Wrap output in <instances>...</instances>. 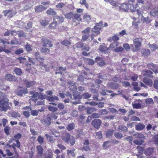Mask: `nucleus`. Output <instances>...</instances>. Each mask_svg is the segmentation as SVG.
<instances>
[{"label": "nucleus", "mask_w": 158, "mask_h": 158, "mask_svg": "<svg viewBox=\"0 0 158 158\" xmlns=\"http://www.w3.org/2000/svg\"><path fill=\"white\" fill-rule=\"evenodd\" d=\"M8 101L6 94L0 91V108L7 109L6 107L8 105Z\"/></svg>", "instance_id": "1"}, {"label": "nucleus", "mask_w": 158, "mask_h": 158, "mask_svg": "<svg viewBox=\"0 0 158 158\" xmlns=\"http://www.w3.org/2000/svg\"><path fill=\"white\" fill-rule=\"evenodd\" d=\"M140 38H137L133 40V44L131 45V49L134 52H136L139 50L141 45Z\"/></svg>", "instance_id": "2"}, {"label": "nucleus", "mask_w": 158, "mask_h": 158, "mask_svg": "<svg viewBox=\"0 0 158 158\" xmlns=\"http://www.w3.org/2000/svg\"><path fill=\"white\" fill-rule=\"evenodd\" d=\"M63 139L66 143H69L71 145L75 143V139L73 136H71L69 133L66 134L63 137Z\"/></svg>", "instance_id": "3"}, {"label": "nucleus", "mask_w": 158, "mask_h": 158, "mask_svg": "<svg viewBox=\"0 0 158 158\" xmlns=\"http://www.w3.org/2000/svg\"><path fill=\"white\" fill-rule=\"evenodd\" d=\"M102 123L101 121L99 119H94L92 122V125L97 129H99Z\"/></svg>", "instance_id": "4"}, {"label": "nucleus", "mask_w": 158, "mask_h": 158, "mask_svg": "<svg viewBox=\"0 0 158 158\" xmlns=\"http://www.w3.org/2000/svg\"><path fill=\"white\" fill-rule=\"evenodd\" d=\"M41 42L42 46L43 47H52V44H51V41L46 38H44L42 40Z\"/></svg>", "instance_id": "5"}, {"label": "nucleus", "mask_w": 158, "mask_h": 158, "mask_svg": "<svg viewBox=\"0 0 158 158\" xmlns=\"http://www.w3.org/2000/svg\"><path fill=\"white\" fill-rule=\"evenodd\" d=\"M54 21L56 22L57 24L63 22L64 20V18L63 17L56 15L53 18Z\"/></svg>", "instance_id": "6"}, {"label": "nucleus", "mask_w": 158, "mask_h": 158, "mask_svg": "<svg viewBox=\"0 0 158 158\" xmlns=\"http://www.w3.org/2000/svg\"><path fill=\"white\" fill-rule=\"evenodd\" d=\"M121 10L124 11H127L129 9V4L125 3H123L120 6H118Z\"/></svg>", "instance_id": "7"}, {"label": "nucleus", "mask_w": 158, "mask_h": 158, "mask_svg": "<svg viewBox=\"0 0 158 158\" xmlns=\"http://www.w3.org/2000/svg\"><path fill=\"white\" fill-rule=\"evenodd\" d=\"M51 118L49 116H48L42 120V123L46 125L49 126L51 124Z\"/></svg>", "instance_id": "8"}, {"label": "nucleus", "mask_w": 158, "mask_h": 158, "mask_svg": "<svg viewBox=\"0 0 158 158\" xmlns=\"http://www.w3.org/2000/svg\"><path fill=\"white\" fill-rule=\"evenodd\" d=\"M47 9V7L42 5H39L35 6V10L36 12L38 13L43 11Z\"/></svg>", "instance_id": "9"}, {"label": "nucleus", "mask_w": 158, "mask_h": 158, "mask_svg": "<svg viewBox=\"0 0 158 158\" xmlns=\"http://www.w3.org/2000/svg\"><path fill=\"white\" fill-rule=\"evenodd\" d=\"M152 72L150 70H147L143 72V75L146 77L152 78Z\"/></svg>", "instance_id": "10"}, {"label": "nucleus", "mask_w": 158, "mask_h": 158, "mask_svg": "<svg viewBox=\"0 0 158 158\" xmlns=\"http://www.w3.org/2000/svg\"><path fill=\"white\" fill-rule=\"evenodd\" d=\"M143 82L145 84L150 87L152 86L153 81L151 79L144 78L143 79Z\"/></svg>", "instance_id": "11"}, {"label": "nucleus", "mask_w": 158, "mask_h": 158, "mask_svg": "<svg viewBox=\"0 0 158 158\" xmlns=\"http://www.w3.org/2000/svg\"><path fill=\"white\" fill-rule=\"evenodd\" d=\"M95 60L98 63V64L100 66H102L105 64L104 61L102 58L100 57H97L95 58Z\"/></svg>", "instance_id": "12"}, {"label": "nucleus", "mask_w": 158, "mask_h": 158, "mask_svg": "<svg viewBox=\"0 0 158 158\" xmlns=\"http://www.w3.org/2000/svg\"><path fill=\"white\" fill-rule=\"evenodd\" d=\"M107 86L110 89H117L119 87V85L117 83L110 82L107 83Z\"/></svg>", "instance_id": "13"}, {"label": "nucleus", "mask_w": 158, "mask_h": 158, "mask_svg": "<svg viewBox=\"0 0 158 158\" xmlns=\"http://www.w3.org/2000/svg\"><path fill=\"white\" fill-rule=\"evenodd\" d=\"M92 33L90 35V39H89V41H91L94 39L93 35L96 36L98 35L100 33L99 31L98 30H94V29L92 28L91 30Z\"/></svg>", "instance_id": "14"}, {"label": "nucleus", "mask_w": 158, "mask_h": 158, "mask_svg": "<svg viewBox=\"0 0 158 158\" xmlns=\"http://www.w3.org/2000/svg\"><path fill=\"white\" fill-rule=\"evenodd\" d=\"M5 78L7 80L10 81H15L16 80L15 77L11 74H6Z\"/></svg>", "instance_id": "15"}, {"label": "nucleus", "mask_w": 158, "mask_h": 158, "mask_svg": "<svg viewBox=\"0 0 158 158\" xmlns=\"http://www.w3.org/2000/svg\"><path fill=\"white\" fill-rule=\"evenodd\" d=\"M37 150L38 156L41 157L43 154V149L42 147L40 145H38L36 147Z\"/></svg>", "instance_id": "16"}, {"label": "nucleus", "mask_w": 158, "mask_h": 158, "mask_svg": "<svg viewBox=\"0 0 158 158\" xmlns=\"http://www.w3.org/2000/svg\"><path fill=\"white\" fill-rule=\"evenodd\" d=\"M27 93V89H23L18 90L16 93L19 96H22L23 94H25Z\"/></svg>", "instance_id": "17"}, {"label": "nucleus", "mask_w": 158, "mask_h": 158, "mask_svg": "<svg viewBox=\"0 0 158 158\" xmlns=\"http://www.w3.org/2000/svg\"><path fill=\"white\" fill-rule=\"evenodd\" d=\"M76 83L75 82H74L72 81H70L68 82V84L71 86L69 87L70 89L73 91H75L77 90V88L74 86V85Z\"/></svg>", "instance_id": "18"}, {"label": "nucleus", "mask_w": 158, "mask_h": 158, "mask_svg": "<svg viewBox=\"0 0 158 158\" xmlns=\"http://www.w3.org/2000/svg\"><path fill=\"white\" fill-rule=\"evenodd\" d=\"M89 144V141L87 140H85L84 143V146L82 149L86 151L89 150L90 149L88 146Z\"/></svg>", "instance_id": "19"}, {"label": "nucleus", "mask_w": 158, "mask_h": 158, "mask_svg": "<svg viewBox=\"0 0 158 158\" xmlns=\"http://www.w3.org/2000/svg\"><path fill=\"white\" fill-rule=\"evenodd\" d=\"M154 152V148H148L144 152L145 154L147 156H149L153 153Z\"/></svg>", "instance_id": "20"}, {"label": "nucleus", "mask_w": 158, "mask_h": 158, "mask_svg": "<svg viewBox=\"0 0 158 158\" xmlns=\"http://www.w3.org/2000/svg\"><path fill=\"white\" fill-rule=\"evenodd\" d=\"M21 137V135L20 133H18L17 134L15 135L14 137L12 138L10 141L9 142L10 143H11L13 141L16 140H18Z\"/></svg>", "instance_id": "21"}, {"label": "nucleus", "mask_w": 158, "mask_h": 158, "mask_svg": "<svg viewBox=\"0 0 158 158\" xmlns=\"http://www.w3.org/2000/svg\"><path fill=\"white\" fill-rule=\"evenodd\" d=\"M142 56L146 57L148 56L150 53V51L148 49H144L141 50Z\"/></svg>", "instance_id": "22"}, {"label": "nucleus", "mask_w": 158, "mask_h": 158, "mask_svg": "<svg viewBox=\"0 0 158 158\" xmlns=\"http://www.w3.org/2000/svg\"><path fill=\"white\" fill-rule=\"evenodd\" d=\"M40 93H38L34 91H31L29 93L30 97L35 98L37 97L39 94H41Z\"/></svg>", "instance_id": "23"}, {"label": "nucleus", "mask_w": 158, "mask_h": 158, "mask_svg": "<svg viewBox=\"0 0 158 158\" xmlns=\"http://www.w3.org/2000/svg\"><path fill=\"white\" fill-rule=\"evenodd\" d=\"M35 58L37 59V61H39L40 62H42L44 61V59L40 56L39 53L35 52Z\"/></svg>", "instance_id": "24"}, {"label": "nucleus", "mask_w": 158, "mask_h": 158, "mask_svg": "<svg viewBox=\"0 0 158 158\" xmlns=\"http://www.w3.org/2000/svg\"><path fill=\"white\" fill-rule=\"evenodd\" d=\"M141 19L143 23H149L151 21V19H150L148 16L146 18H145L143 16H142Z\"/></svg>", "instance_id": "25"}, {"label": "nucleus", "mask_w": 158, "mask_h": 158, "mask_svg": "<svg viewBox=\"0 0 158 158\" xmlns=\"http://www.w3.org/2000/svg\"><path fill=\"white\" fill-rule=\"evenodd\" d=\"M66 2L63 3L61 2L58 3L56 6V8L59 10H61L63 8H64L66 6Z\"/></svg>", "instance_id": "26"}, {"label": "nucleus", "mask_w": 158, "mask_h": 158, "mask_svg": "<svg viewBox=\"0 0 158 158\" xmlns=\"http://www.w3.org/2000/svg\"><path fill=\"white\" fill-rule=\"evenodd\" d=\"M53 153L52 150L50 149L48 151V153L45 155V158H52Z\"/></svg>", "instance_id": "27"}, {"label": "nucleus", "mask_w": 158, "mask_h": 158, "mask_svg": "<svg viewBox=\"0 0 158 158\" xmlns=\"http://www.w3.org/2000/svg\"><path fill=\"white\" fill-rule=\"evenodd\" d=\"M46 13L48 15H55L56 14V12L52 8H50L47 10Z\"/></svg>", "instance_id": "28"}, {"label": "nucleus", "mask_w": 158, "mask_h": 158, "mask_svg": "<svg viewBox=\"0 0 158 158\" xmlns=\"http://www.w3.org/2000/svg\"><path fill=\"white\" fill-rule=\"evenodd\" d=\"M47 100L48 101L52 102L55 100L58 101L59 100V98L57 96H53L48 97H47Z\"/></svg>", "instance_id": "29"}, {"label": "nucleus", "mask_w": 158, "mask_h": 158, "mask_svg": "<svg viewBox=\"0 0 158 158\" xmlns=\"http://www.w3.org/2000/svg\"><path fill=\"white\" fill-rule=\"evenodd\" d=\"M40 52L42 53H44L45 54H47L49 53L50 50L48 48L42 47L40 50Z\"/></svg>", "instance_id": "30"}, {"label": "nucleus", "mask_w": 158, "mask_h": 158, "mask_svg": "<svg viewBox=\"0 0 158 158\" xmlns=\"http://www.w3.org/2000/svg\"><path fill=\"white\" fill-rule=\"evenodd\" d=\"M145 127V125L141 123H139L138 125L136 126V129L138 131L141 130L143 129Z\"/></svg>", "instance_id": "31"}, {"label": "nucleus", "mask_w": 158, "mask_h": 158, "mask_svg": "<svg viewBox=\"0 0 158 158\" xmlns=\"http://www.w3.org/2000/svg\"><path fill=\"white\" fill-rule=\"evenodd\" d=\"M145 103L148 105H152L154 103L153 100L151 98L146 99L145 100Z\"/></svg>", "instance_id": "32"}, {"label": "nucleus", "mask_w": 158, "mask_h": 158, "mask_svg": "<svg viewBox=\"0 0 158 158\" xmlns=\"http://www.w3.org/2000/svg\"><path fill=\"white\" fill-rule=\"evenodd\" d=\"M12 11L11 10H6L3 11V13L5 16H6L8 15L9 16L12 17L15 14H14L13 15H12Z\"/></svg>", "instance_id": "33"}, {"label": "nucleus", "mask_w": 158, "mask_h": 158, "mask_svg": "<svg viewBox=\"0 0 158 158\" xmlns=\"http://www.w3.org/2000/svg\"><path fill=\"white\" fill-rule=\"evenodd\" d=\"M74 15L72 12L68 13L65 15V17L68 19H71L74 17Z\"/></svg>", "instance_id": "34"}, {"label": "nucleus", "mask_w": 158, "mask_h": 158, "mask_svg": "<svg viewBox=\"0 0 158 158\" xmlns=\"http://www.w3.org/2000/svg\"><path fill=\"white\" fill-rule=\"evenodd\" d=\"M119 45V43L116 41L114 43L110 44V45L109 47L111 48L112 49H115Z\"/></svg>", "instance_id": "35"}, {"label": "nucleus", "mask_w": 158, "mask_h": 158, "mask_svg": "<svg viewBox=\"0 0 158 158\" xmlns=\"http://www.w3.org/2000/svg\"><path fill=\"white\" fill-rule=\"evenodd\" d=\"M75 127V125L74 124L72 123H70L67 126V130L68 131H71L74 129Z\"/></svg>", "instance_id": "36"}, {"label": "nucleus", "mask_w": 158, "mask_h": 158, "mask_svg": "<svg viewBox=\"0 0 158 158\" xmlns=\"http://www.w3.org/2000/svg\"><path fill=\"white\" fill-rule=\"evenodd\" d=\"M114 131L113 130H109L106 133V135L107 137H110L113 134Z\"/></svg>", "instance_id": "37"}, {"label": "nucleus", "mask_w": 158, "mask_h": 158, "mask_svg": "<svg viewBox=\"0 0 158 158\" xmlns=\"http://www.w3.org/2000/svg\"><path fill=\"white\" fill-rule=\"evenodd\" d=\"M144 142V141L141 139H135L133 141V142L136 145H141Z\"/></svg>", "instance_id": "38"}, {"label": "nucleus", "mask_w": 158, "mask_h": 158, "mask_svg": "<svg viewBox=\"0 0 158 158\" xmlns=\"http://www.w3.org/2000/svg\"><path fill=\"white\" fill-rule=\"evenodd\" d=\"M80 96L77 93H75L73 94V96H70V98L72 99L76 100L79 99Z\"/></svg>", "instance_id": "39"}, {"label": "nucleus", "mask_w": 158, "mask_h": 158, "mask_svg": "<svg viewBox=\"0 0 158 158\" xmlns=\"http://www.w3.org/2000/svg\"><path fill=\"white\" fill-rule=\"evenodd\" d=\"M57 23L54 21V22L51 23L49 26V27L50 29H54L56 28Z\"/></svg>", "instance_id": "40"}, {"label": "nucleus", "mask_w": 158, "mask_h": 158, "mask_svg": "<svg viewBox=\"0 0 158 158\" xmlns=\"http://www.w3.org/2000/svg\"><path fill=\"white\" fill-rule=\"evenodd\" d=\"M61 44L63 45H64L68 47H69L71 44L70 42L67 40H64V41H62L61 42Z\"/></svg>", "instance_id": "41"}, {"label": "nucleus", "mask_w": 158, "mask_h": 158, "mask_svg": "<svg viewBox=\"0 0 158 158\" xmlns=\"http://www.w3.org/2000/svg\"><path fill=\"white\" fill-rule=\"evenodd\" d=\"M158 13V9H156L155 10H153L150 12V15L153 16H155L157 15Z\"/></svg>", "instance_id": "42"}, {"label": "nucleus", "mask_w": 158, "mask_h": 158, "mask_svg": "<svg viewBox=\"0 0 158 158\" xmlns=\"http://www.w3.org/2000/svg\"><path fill=\"white\" fill-rule=\"evenodd\" d=\"M26 84L27 87L28 88L33 86L35 84V82L34 81H30L27 82Z\"/></svg>", "instance_id": "43"}, {"label": "nucleus", "mask_w": 158, "mask_h": 158, "mask_svg": "<svg viewBox=\"0 0 158 158\" xmlns=\"http://www.w3.org/2000/svg\"><path fill=\"white\" fill-rule=\"evenodd\" d=\"M118 129L119 130H120L124 132H125L127 130V127L123 125H121L118 127Z\"/></svg>", "instance_id": "44"}, {"label": "nucleus", "mask_w": 158, "mask_h": 158, "mask_svg": "<svg viewBox=\"0 0 158 158\" xmlns=\"http://www.w3.org/2000/svg\"><path fill=\"white\" fill-rule=\"evenodd\" d=\"M134 135L135 138H143L144 137V135L141 133H137Z\"/></svg>", "instance_id": "45"}, {"label": "nucleus", "mask_w": 158, "mask_h": 158, "mask_svg": "<svg viewBox=\"0 0 158 158\" xmlns=\"http://www.w3.org/2000/svg\"><path fill=\"white\" fill-rule=\"evenodd\" d=\"M90 35H91L89 34L84 35L82 36V39L84 41L86 40H89V39H90Z\"/></svg>", "instance_id": "46"}, {"label": "nucleus", "mask_w": 158, "mask_h": 158, "mask_svg": "<svg viewBox=\"0 0 158 158\" xmlns=\"http://www.w3.org/2000/svg\"><path fill=\"white\" fill-rule=\"evenodd\" d=\"M49 22L46 20H42L40 22V23L41 25L44 26H45L49 24Z\"/></svg>", "instance_id": "47"}, {"label": "nucleus", "mask_w": 158, "mask_h": 158, "mask_svg": "<svg viewBox=\"0 0 158 158\" xmlns=\"http://www.w3.org/2000/svg\"><path fill=\"white\" fill-rule=\"evenodd\" d=\"M28 60L29 62L31 63L32 64H36L37 59L35 58H29Z\"/></svg>", "instance_id": "48"}, {"label": "nucleus", "mask_w": 158, "mask_h": 158, "mask_svg": "<svg viewBox=\"0 0 158 158\" xmlns=\"http://www.w3.org/2000/svg\"><path fill=\"white\" fill-rule=\"evenodd\" d=\"M150 48L152 51H154L158 48L156 44L150 45L149 46Z\"/></svg>", "instance_id": "49"}, {"label": "nucleus", "mask_w": 158, "mask_h": 158, "mask_svg": "<svg viewBox=\"0 0 158 158\" xmlns=\"http://www.w3.org/2000/svg\"><path fill=\"white\" fill-rule=\"evenodd\" d=\"M81 15L79 14L76 13L74 14V18L78 21H81V18L80 17Z\"/></svg>", "instance_id": "50"}, {"label": "nucleus", "mask_w": 158, "mask_h": 158, "mask_svg": "<svg viewBox=\"0 0 158 158\" xmlns=\"http://www.w3.org/2000/svg\"><path fill=\"white\" fill-rule=\"evenodd\" d=\"M124 50L123 48L122 47H116L114 49V51L115 52H121Z\"/></svg>", "instance_id": "51"}, {"label": "nucleus", "mask_w": 158, "mask_h": 158, "mask_svg": "<svg viewBox=\"0 0 158 158\" xmlns=\"http://www.w3.org/2000/svg\"><path fill=\"white\" fill-rule=\"evenodd\" d=\"M110 3L113 6H119V3L118 2L116 1L112 0L110 2Z\"/></svg>", "instance_id": "52"}, {"label": "nucleus", "mask_w": 158, "mask_h": 158, "mask_svg": "<svg viewBox=\"0 0 158 158\" xmlns=\"http://www.w3.org/2000/svg\"><path fill=\"white\" fill-rule=\"evenodd\" d=\"M14 72L17 75H21L22 73L21 69L19 68H16L14 70Z\"/></svg>", "instance_id": "53"}, {"label": "nucleus", "mask_w": 158, "mask_h": 158, "mask_svg": "<svg viewBox=\"0 0 158 158\" xmlns=\"http://www.w3.org/2000/svg\"><path fill=\"white\" fill-rule=\"evenodd\" d=\"M74 150H67V153L68 155H70L72 156L73 157L75 156V154L74 153Z\"/></svg>", "instance_id": "54"}, {"label": "nucleus", "mask_w": 158, "mask_h": 158, "mask_svg": "<svg viewBox=\"0 0 158 158\" xmlns=\"http://www.w3.org/2000/svg\"><path fill=\"white\" fill-rule=\"evenodd\" d=\"M132 105L133 108L138 109L141 108V104L139 102L133 104Z\"/></svg>", "instance_id": "55"}, {"label": "nucleus", "mask_w": 158, "mask_h": 158, "mask_svg": "<svg viewBox=\"0 0 158 158\" xmlns=\"http://www.w3.org/2000/svg\"><path fill=\"white\" fill-rule=\"evenodd\" d=\"M82 96L84 98L88 99L91 97V95L88 93H86L83 94Z\"/></svg>", "instance_id": "56"}, {"label": "nucleus", "mask_w": 158, "mask_h": 158, "mask_svg": "<svg viewBox=\"0 0 158 158\" xmlns=\"http://www.w3.org/2000/svg\"><path fill=\"white\" fill-rule=\"evenodd\" d=\"M52 134L55 135L56 137H58L60 135V133L59 132L55 130H52Z\"/></svg>", "instance_id": "57"}, {"label": "nucleus", "mask_w": 158, "mask_h": 158, "mask_svg": "<svg viewBox=\"0 0 158 158\" xmlns=\"http://www.w3.org/2000/svg\"><path fill=\"white\" fill-rule=\"evenodd\" d=\"M115 137L118 139H121L123 137V135L121 133L119 132H116L114 134Z\"/></svg>", "instance_id": "58"}, {"label": "nucleus", "mask_w": 158, "mask_h": 158, "mask_svg": "<svg viewBox=\"0 0 158 158\" xmlns=\"http://www.w3.org/2000/svg\"><path fill=\"white\" fill-rule=\"evenodd\" d=\"M80 2L81 5H84L86 8H88V5L86 2V0H81Z\"/></svg>", "instance_id": "59"}, {"label": "nucleus", "mask_w": 158, "mask_h": 158, "mask_svg": "<svg viewBox=\"0 0 158 158\" xmlns=\"http://www.w3.org/2000/svg\"><path fill=\"white\" fill-rule=\"evenodd\" d=\"M153 141L155 142V144L158 145V134L155 135L153 138Z\"/></svg>", "instance_id": "60"}, {"label": "nucleus", "mask_w": 158, "mask_h": 158, "mask_svg": "<svg viewBox=\"0 0 158 158\" xmlns=\"http://www.w3.org/2000/svg\"><path fill=\"white\" fill-rule=\"evenodd\" d=\"M11 116L12 117L16 118L17 117H19L20 116V114L18 113L13 112L11 114Z\"/></svg>", "instance_id": "61"}, {"label": "nucleus", "mask_w": 158, "mask_h": 158, "mask_svg": "<svg viewBox=\"0 0 158 158\" xmlns=\"http://www.w3.org/2000/svg\"><path fill=\"white\" fill-rule=\"evenodd\" d=\"M95 137L96 138H98L99 139L102 138V135L101 132L99 131V132H96Z\"/></svg>", "instance_id": "62"}, {"label": "nucleus", "mask_w": 158, "mask_h": 158, "mask_svg": "<svg viewBox=\"0 0 158 158\" xmlns=\"http://www.w3.org/2000/svg\"><path fill=\"white\" fill-rule=\"evenodd\" d=\"M23 52V49L22 48H19L15 52V53L17 55H19Z\"/></svg>", "instance_id": "63"}, {"label": "nucleus", "mask_w": 158, "mask_h": 158, "mask_svg": "<svg viewBox=\"0 0 158 158\" xmlns=\"http://www.w3.org/2000/svg\"><path fill=\"white\" fill-rule=\"evenodd\" d=\"M153 86L155 89H158V80H155L154 81Z\"/></svg>", "instance_id": "64"}]
</instances>
